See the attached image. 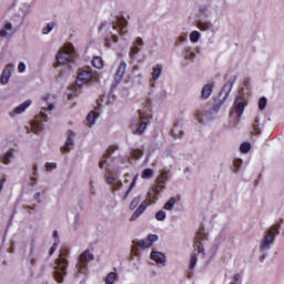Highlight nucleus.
Wrapping results in <instances>:
<instances>
[{"mask_svg": "<svg viewBox=\"0 0 284 284\" xmlns=\"http://www.w3.org/2000/svg\"><path fill=\"white\" fill-rule=\"evenodd\" d=\"M135 185H136V176H134V178L132 179V182H131L129 189H128L126 192H125L124 199H126L128 196H130V192H132V190H134V186H135Z\"/></svg>", "mask_w": 284, "mask_h": 284, "instance_id": "nucleus-32", "label": "nucleus"}, {"mask_svg": "<svg viewBox=\"0 0 284 284\" xmlns=\"http://www.w3.org/2000/svg\"><path fill=\"white\" fill-rule=\"evenodd\" d=\"M48 121V115L45 112L41 111L40 115L36 116V119L31 123V130L34 134H39V132L43 131V122Z\"/></svg>", "mask_w": 284, "mask_h": 284, "instance_id": "nucleus-7", "label": "nucleus"}, {"mask_svg": "<svg viewBox=\"0 0 284 284\" xmlns=\"http://www.w3.org/2000/svg\"><path fill=\"white\" fill-rule=\"evenodd\" d=\"M53 29H54V22H50L47 24V27L42 29V33L50 34V32H52Z\"/></svg>", "mask_w": 284, "mask_h": 284, "instance_id": "nucleus-38", "label": "nucleus"}, {"mask_svg": "<svg viewBox=\"0 0 284 284\" xmlns=\"http://www.w3.org/2000/svg\"><path fill=\"white\" fill-rule=\"evenodd\" d=\"M12 70H14V64H8L3 69L1 77H0V83L2 85L8 84V81H10V77H12Z\"/></svg>", "mask_w": 284, "mask_h": 284, "instance_id": "nucleus-11", "label": "nucleus"}, {"mask_svg": "<svg viewBox=\"0 0 284 284\" xmlns=\"http://www.w3.org/2000/svg\"><path fill=\"white\" fill-rule=\"evenodd\" d=\"M34 172H37V165L33 166Z\"/></svg>", "mask_w": 284, "mask_h": 284, "instance_id": "nucleus-58", "label": "nucleus"}, {"mask_svg": "<svg viewBox=\"0 0 284 284\" xmlns=\"http://www.w3.org/2000/svg\"><path fill=\"white\" fill-rule=\"evenodd\" d=\"M146 241H149V243H151V245L153 243H155V241H159V236L158 235H149Z\"/></svg>", "mask_w": 284, "mask_h": 284, "instance_id": "nucleus-47", "label": "nucleus"}, {"mask_svg": "<svg viewBox=\"0 0 284 284\" xmlns=\"http://www.w3.org/2000/svg\"><path fill=\"white\" fill-rule=\"evenodd\" d=\"M199 39H201V33L199 31H193L190 34V40L192 41V43H196Z\"/></svg>", "mask_w": 284, "mask_h": 284, "instance_id": "nucleus-34", "label": "nucleus"}, {"mask_svg": "<svg viewBox=\"0 0 284 284\" xmlns=\"http://www.w3.org/2000/svg\"><path fill=\"white\" fill-rule=\"evenodd\" d=\"M139 203H141V195H138L132 200L130 204V210L136 209L139 206Z\"/></svg>", "mask_w": 284, "mask_h": 284, "instance_id": "nucleus-33", "label": "nucleus"}, {"mask_svg": "<svg viewBox=\"0 0 284 284\" xmlns=\"http://www.w3.org/2000/svg\"><path fill=\"white\" fill-rule=\"evenodd\" d=\"M283 223V219H280V223L278 224H274L264 235L261 245H260V250L261 252H265L267 250H270L272 243H274V241H276V235L281 234V224Z\"/></svg>", "mask_w": 284, "mask_h": 284, "instance_id": "nucleus-2", "label": "nucleus"}, {"mask_svg": "<svg viewBox=\"0 0 284 284\" xmlns=\"http://www.w3.org/2000/svg\"><path fill=\"white\" fill-rule=\"evenodd\" d=\"M74 45H72V43H69L58 52L55 59L58 65H68L69 63H72L74 61Z\"/></svg>", "mask_w": 284, "mask_h": 284, "instance_id": "nucleus-4", "label": "nucleus"}, {"mask_svg": "<svg viewBox=\"0 0 284 284\" xmlns=\"http://www.w3.org/2000/svg\"><path fill=\"white\" fill-rule=\"evenodd\" d=\"M93 68L101 70L103 68V59L101 57H95L92 60Z\"/></svg>", "mask_w": 284, "mask_h": 284, "instance_id": "nucleus-26", "label": "nucleus"}, {"mask_svg": "<svg viewBox=\"0 0 284 284\" xmlns=\"http://www.w3.org/2000/svg\"><path fill=\"white\" fill-rule=\"evenodd\" d=\"M176 204V197H171L165 204L164 210H173L174 205Z\"/></svg>", "mask_w": 284, "mask_h": 284, "instance_id": "nucleus-27", "label": "nucleus"}, {"mask_svg": "<svg viewBox=\"0 0 284 284\" xmlns=\"http://www.w3.org/2000/svg\"><path fill=\"white\" fill-rule=\"evenodd\" d=\"M139 45H143V39H141V38H138V39L135 40V44L131 48V50H130V52H129L131 59H134V54H139V52H140V50H141V49L139 48Z\"/></svg>", "mask_w": 284, "mask_h": 284, "instance_id": "nucleus-20", "label": "nucleus"}, {"mask_svg": "<svg viewBox=\"0 0 284 284\" xmlns=\"http://www.w3.org/2000/svg\"><path fill=\"white\" fill-rule=\"evenodd\" d=\"M189 278H192V273H189Z\"/></svg>", "mask_w": 284, "mask_h": 284, "instance_id": "nucleus-60", "label": "nucleus"}, {"mask_svg": "<svg viewBox=\"0 0 284 284\" xmlns=\"http://www.w3.org/2000/svg\"><path fill=\"white\" fill-rule=\"evenodd\" d=\"M240 150L243 154H247V152L252 150V144H250L248 142H244L241 144Z\"/></svg>", "mask_w": 284, "mask_h": 284, "instance_id": "nucleus-29", "label": "nucleus"}, {"mask_svg": "<svg viewBox=\"0 0 284 284\" xmlns=\"http://www.w3.org/2000/svg\"><path fill=\"white\" fill-rule=\"evenodd\" d=\"M253 130H254L255 134H261V129H258V118H256L254 121Z\"/></svg>", "mask_w": 284, "mask_h": 284, "instance_id": "nucleus-45", "label": "nucleus"}, {"mask_svg": "<svg viewBox=\"0 0 284 284\" xmlns=\"http://www.w3.org/2000/svg\"><path fill=\"white\" fill-rule=\"evenodd\" d=\"M68 248H62L60 251L59 257L55 260L57 267L54 270V278L58 283L63 282L65 276V270H68Z\"/></svg>", "mask_w": 284, "mask_h": 284, "instance_id": "nucleus-1", "label": "nucleus"}, {"mask_svg": "<svg viewBox=\"0 0 284 284\" xmlns=\"http://www.w3.org/2000/svg\"><path fill=\"white\" fill-rule=\"evenodd\" d=\"M74 136H77V134H74V132L68 131L64 146H62L60 149L62 153H68L72 150H74Z\"/></svg>", "mask_w": 284, "mask_h": 284, "instance_id": "nucleus-9", "label": "nucleus"}, {"mask_svg": "<svg viewBox=\"0 0 284 284\" xmlns=\"http://www.w3.org/2000/svg\"><path fill=\"white\" fill-rule=\"evenodd\" d=\"M31 263H34V260H32Z\"/></svg>", "mask_w": 284, "mask_h": 284, "instance_id": "nucleus-62", "label": "nucleus"}, {"mask_svg": "<svg viewBox=\"0 0 284 284\" xmlns=\"http://www.w3.org/2000/svg\"><path fill=\"white\" fill-rule=\"evenodd\" d=\"M30 181H31L30 185H37V178L32 176Z\"/></svg>", "mask_w": 284, "mask_h": 284, "instance_id": "nucleus-51", "label": "nucleus"}, {"mask_svg": "<svg viewBox=\"0 0 284 284\" xmlns=\"http://www.w3.org/2000/svg\"><path fill=\"white\" fill-rule=\"evenodd\" d=\"M113 30H118L120 34H128V20L125 18H116L113 22Z\"/></svg>", "mask_w": 284, "mask_h": 284, "instance_id": "nucleus-10", "label": "nucleus"}, {"mask_svg": "<svg viewBox=\"0 0 284 284\" xmlns=\"http://www.w3.org/2000/svg\"><path fill=\"white\" fill-rule=\"evenodd\" d=\"M57 247H59V242H54L49 251V255L52 256L57 252Z\"/></svg>", "mask_w": 284, "mask_h": 284, "instance_id": "nucleus-46", "label": "nucleus"}, {"mask_svg": "<svg viewBox=\"0 0 284 284\" xmlns=\"http://www.w3.org/2000/svg\"><path fill=\"white\" fill-rule=\"evenodd\" d=\"M115 281H116V273L114 272L109 273L105 277V284H114Z\"/></svg>", "mask_w": 284, "mask_h": 284, "instance_id": "nucleus-28", "label": "nucleus"}, {"mask_svg": "<svg viewBox=\"0 0 284 284\" xmlns=\"http://www.w3.org/2000/svg\"><path fill=\"white\" fill-rule=\"evenodd\" d=\"M185 41H187V34L179 37V43H185Z\"/></svg>", "mask_w": 284, "mask_h": 284, "instance_id": "nucleus-50", "label": "nucleus"}, {"mask_svg": "<svg viewBox=\"0 0 284 284\" xmlns=\"http://www.w3.org/2000/svg\"><path fill=\"white\" fill-rule=\"evenodd\" d=\"M151 258L152 261H155V263H159L160 265H163V267H165V254L153 251L151 253Z\"/></svg>", "mask_w": 284, "mask_h": 284, "instance_id": "nucleus-17", "label": "nucleus"}, {"mask_svg": "<svg viewBox=\"0 0 284 284\" xmlns=\"http://www.w3.org/2000/svg\"><path fill=\"white\" fill-rule=\"evenodd\" d=\"M234 108L237 116H243V112L245 110V100L242 97H237L234 101Z\"/></svg>", "mask_w": 284, "mask_h": 284, "instance_id": "nucleus-13", "label": "nucleus"}, {"mask_svg": "<svg viewBox=\"0 0 284 284\" xmlns=\"http://www.w3.org/2000/svg\"><path fill=\"white\" fill-rule=\"evenodd\" d=\"M97 81H99V75H97V73L92 72L90 69H85L80 71L75 83L79 88H81V85H85V83H97Z\"/></svg>", "mask_w": 284, "mask_h": 284, "instance_id": "nucleus-5", "label": "nucleus"}, {"mask_svg": "<svg viewBox=\"0 0 284 284\" xmlns=\"http://www.w3.org/2000/svg\"><path fill=\"white\" fill-rule=\"evenodd\" d=\"M241 165H243V160H235L233 163V172H239Z\"/></svg>", "mask_w": 284, "mask_h": 284, "instance_id": "nucleus-42", "label": "nucleus"}, {"mask_svg": "<svg viewBox=\"0 0 284 284\" xmlns=\"http://www.w3.org/2000/svg\"><path fill=\"white\" fill-rule=\"evenodd\" d=\"M196 121H199L200 123H205V119H207V115H205V113H203V111H199L195 115Z\"/></svg>", "mask_w": 284, "mask_h": 284, "instance_id": "nucleus-35", "label": "nucleus"}, {"mask_svg": "<svg viewBox=\"0 0 284 284\" xmlns=\"http://www.w3.org/2000/svg\"><path fill=\"white\" fill-rule=\"evenodd\" d=\"M30 105H32V100H27L22 104L17 106L13 111H10L9 114L11 116H17V114H23V112H26V110H28Z\"/></svg>", "mask_w": 284, "mask_h": 284, "instance_id": "nucleus-12", "label": "nucleus"}, {"mask_svg": "<svg viewBox=\"0 0 284 284\" xmlns=\"http://www.w3.org/2000/svg\"><path fill=\"white\" fill-rule=\"evenodd\" d=\"M128 68V64H125L124 61L120 62L118 71L114 75L115 83H121L123 77H125V70Z\"/></svg>", "mask_w": 284, "mask_h": 284, "instance_id": "nucleus-15", "label": "nucleus"}, {"mask_svg": "<svg viewBox=\"0 0 284 284\" xmlns=\"http://www.w3.org/2000/svg\"><path fill=\"white\" fill-rule=\"evenodd\" d=\"M0 37L6 38V37H12V23H7L4 26V29L0 30Z\"/></svg>", "mask_w": 284, "mask_h": 284, "instance_id": "nucleus-22", "label": "nucleus"}, {"mask_svg": "<svg viewBox=\"0 0 284 284\" xmlns=\"http://www.w3.org/2000/svg\"><path fill=\"white\" fill-rule=\"evenodd\" d=\"M33 199H41V193H36L34 195H33Z\"/></svg>", "mask_w": 284, "mask_h": 284, "instance_id": "nucleus-53", "label": "nucleus"}, {"mask_svg": "<svg viewBox=\"0 0 284 284\" xmlns=\"http://www.w3.org/2000/svg\"><path fill=\"white\" fill-rule=\"evenodd\" d=\"M12 159H14V153L12 151H8L0 156V161L3 165H10V163H12Z\"/></svg>", "mask_w": 284, "mask_h": 284, "instance_id": "nucleus-21", "label": "nucleus"}, {"mask_svg": "<svg viewBox=\"0 0 284 284\" xmlns=\"http://www.w3.org/2000/svg\"><path fill=\"white\" fill-rule=\"evenodd\" d=\"M90 261H94V255L89 250L84 251L78 257L77 270L80 274H83V272L88 270V263H90Z\"/></svg>", "mask_w": 284, "mask_h": 284, "instance_id": "nucleus-6", "label": "nucleus"}, {"mask_svg": "<svg viewBox=\"0 0 284 284\" xmlns=\"http://www.w3.org/2000/svg\"><path fill=\"white\" fill-rule=\"evenodd\" d=\"M33 176H37V171H33Z\"/></svg>", "mask_w": 284, "mask_h": 284, "instance_id": "nucleus-59", "label": "nucleus"}, {"mask_svg": "<svg viewBox=\"0 0 284 284\" xmlns=\"http://www.w3.org/2000/svg\"><path fill=\"white\" fill-rule=\"evenodd\" d=\"M153 174H154V171L152 169H145L142 172V179H152Z\"/></svg>", "mask_w": 284, "mask_h": 284, "instance_id": "nucleus-39", "label": "nucleus"}, {"mask_svg": "<svg viewBox=\"0 0 284 284\" xmlns=\"http://www.w3.org/2000/svg\"><path fill=\"white\" fill-rule=\"evenodd\" d=\"M53 237L59 239V231H53Z\"/></svg>", "mask_w": 284, "mask_h": 284, "instance_id": "nucleus-54", "label": "nucleus"}, {"mask_svg": "<svg viewBox=\"0 0 284 284\" xmlns=\"http://www.w3.org/2000/svg\"><path fill=\"white\" fill-rule=\"evenodd\" d=\"M145 210H148V200L143 201L140 204V206L135 210V212H133L130 221H136V219H139V216H141V214H143V212H145Z\"/></svg>", "mask_w": 284, "mask_h": 284, "instance_id": "nucleus-16", "label": "nucleus"}, {"mask_svg": "<svg viewBox=\"0 0 284 284\" xmlns=\"http://www.w3.org/2000/svg\"><path fill=\"white\" fill-rule=\"evenodd\" d=\"M106 183L109 185H112L113 190H121V187H123V183L121 182V180H119L116 178L108 176Z\"/></svg>", "mask_w": 284, "mask_h": 284, "instance_id": "nucleus-18", "label": "nucleus"}, {"mask_svg": "<svg viewBox=\"0 0 284 284\" xmlns=\"http://www.w3.org/2000/svg\"><path fill=\"white\" fill-rule=\"evenodd\" d=\"M114 150H119V146H110L108 150V153L103 155L102 160L99 163V168L100 170H103V168H105V164L108 163V156H111L112 152H114Z\"/></svg>", "mask_w": 284, "mask_h": 284, "instance_id": "nucleus-19", "label": "nucleus"}, {"mask_svg": "<svg viewBox=\"0 0 284 284\" xmlns=\"http://www.w3.org/2000/svg\"><path fill=\"white\" fill-rule=\"evenodd\" d=\"M156 221H165V211H160L155 214Z\"/></svg>", "mask_w": 284, "mask_h": 284, "instance_id": "nucleus-43", "label": "nucleus"}, {"mask_svg": "<svg viewBox=\"0 0 284 284\" xmlns=\"http://www.w3.org/2000/svg\"><path fill=\"white\" fill-rule=\"evenodd\" d=\"M152 77H153L154 81H156V79H159V77H161V68L159 65L153 68Z\"/></svg>", "mask_w": 284, "mask_h": 284, "instance_id": "nucleus-41", "label": "nucleus"}, {"mask_svg": "<svg viewBox=\"0 0 284 284\" xmlns=\"http://www.w3.org/2000/svg\"><path fill=\"white\" fill-rule=\"evenodd\" d=\"M143 119H145V115L140 112V120L143 121Z\"/></svg>", "mask_w": 284, "mask_h": 284, "instance_id": "nucleus-56", "label": "nucleus"}, {"mask_svg": "<svg viewBox=\"0 0 284 284\" xmlns=\"http://www.w3.org/2000/svg\"><path fill=\"white\" fill-rule=\"evenodd\" d=\"M3 190V180H0V192Z\"/></svg>", "mask_w": 284, "mask_h": 284, "instance_id": "nucleus-55", "label": "nucleus"}, {"mask_svg": "<svg viewBox=\"0 0 284 284\" xmlns=\"http://www.w3.org/2000/svg\"><path fill=\"white\" fill-rule=\"evenodd\" d=\"M231 91H232V82H227L223 87V92H225L226 94H230Z\"/></svg>", "mask_w": 284, "mask_h": 284, "instance_id": "nucleus-44", "label": "nucleus"}, {"mask_svg": "<svg viewBox=\"0 0 284 284\" xmlns=\"http://www.w3.org/2000/svg\"><path fill=\"white\" fill-rule=\"evenodd\" d=\"M168 179H170V172L162 171L161 175L158 178V185H163Z\"/></svg>", "mask_w": 284, "mask_h": 284, "instance_id": "nucleus-25", "label": "nucleus"}, {"mask_svg": "<svg viewBox=\"0 0 284 284\" xmlns=\"http://www.w3.org/2000/svg\"><path fill=\"white\" fill-rule=\"evenodd\" d=\"M196 242L194 244V251L191 254V260H190V264H189V270H194V267H196V255L201 254L202 258H205V248L203 247V244L201 243V241L205 240V234H203V232H199L195 236Z\"/></svg>", "mask_w": 284, "mask_h": 284, "instance_id": "nucleus-3", "label": "nucleus"}, {"mask_svg": "<svg viewBox=\"0 0 284 284\" xmlns=\"http://www.w3.org/2000/svg\"><path fill=\"white\" fill-rule=\"evenodd\" d=\"M265 108H267V99L263 97L258 101V109L263 111Z\"/></svg>", "mask_w": 284, "mask_h": 284, "instance_id": "nucleus-40", "label": "nucleus"}, {"mask_svg": "<svg viewBox=\"0 0 284 284\" xmlns=\"http://www.w3.org/2000/svg\"><path fill=\"white\" fill-rule=\"evenodd\" d=\"M163 190H165V186H163V184H159V185L154 186L153 187V192H154L153 199H156V196H159V194L161 192H163Z\"/></svg>", "mask_w": 284, "mask_h": 284, "instance_id": "nucleus-36", "label": "nucleus"}, {"mask_svg": "<svg viewBox=\"0 0 284 284\" xmlns=\"http://www.w3.org/2000/svg\"><path fill=\"white\" fill-rule=\"evenodd\" d=\"M134 245H139V247L142 248H148V247H152V242L148 241V240H134L133 241Z\"/></svg>", "mask_w": 284, "mask_h": 284, "instance_id": "nucleus-24", "label": "nucleus"}, {"mask_svg": "<svg viewBox=\"0 0 284 284\" xmlns=\"http://www.w3.org/2000/svg\"><path fill=\"white\" fill-rule=\"evenodd\" d=\"M131 156H133V159H141V156H143V151L139 149H133L131 150Z\"/></svg>", "mask_w": 284, "mask_h": 284, "instance_id": "nucleus-37", "label": "nucleus"}, {"mask_svg": "<svg viewBox=\"0 0 284 284\" xmlns=\"http://www.w3.org/2000/svg\"><path fill=\"white\" fill-rule=\"evenodd\" d=\"M212 94V84H205L201 91V99H210Z\"/></svg>", "mask_w": 284, "mask_h": 284, "instance_id": "nucleus-23", "label": "nucleus"}, {"mask_svg": "<svg viewBox=\"0 0 284 284\" xmlns=\"http://www.w3.org/2000/svg\"><path fill=\"white\" fill-rule=\"evenodd\" d=\"M26 210H29L28 212H29V214H32V212L30 211V210H32V207H30V206H26Z\"/></svg>", "mask_w": 284, "mask_h": 284, "instance_id": "nucleus-57", "label": "nucleus"}, {"mask_svg": "<svg viewBox=\"0 0 284 284\" xmlns=\"http://www.w3.org/2000/svg\"><path fill=\"white\" fill-rule=\"evenodd\" d=\"M197 28L200 30H211L212 29V23L211 22H197Z\"/></svg>", "mask_w": 284, "mask_h": 284, "instance_id": "nucleus-30", "label": "nucleus"}, {"mask_svg": "<svg viewBox=\"0 0 284 284\" xmlns=\"http://www.w3.org/2000/svg\"><path fill=\"white\" fill-rule=\"evenodd\" d=\"M131 131L132 134H138L139 136H141V134H143V132H145V130H148V122H141L140 120H133L131 122Z\"/></svg>", "mask_w": 284, "mask_h": 284, "instance_id": "nucleus-8", "label": "nucleus"}, {"mask_svg": "<svg viewBox=\"0 0 284 284\" xmlns=\"http://www.w3.org/2000/svg\"><path fill=\"white\" fill-rule=\"evenodd\" d=\"M45 168H47V170H50V168H51L52 170H57V163L47 162V163H45Z\"/></svg>", "mask_w": 284, "mask_h": 284, "instance_id": "nucleus-48", "label": "nucleus"}, {"mask_svg": "<svg viewBox=\"0 0 284 284\" xmlns=\"http://www.w3.org/2000/svg\"><path fill=\"white\" fill-rule=\"evenodd\" d=\"M112 40H113V43H118L119 37L116 34H113L112 36Z\"/></svg>", "mask_w": 284, "mask_h": 284, "instance_id": "nucleus-52", "label": "nucleus"}, {"mask_svg": "<svg viewBox=\"0 0 284 284\" xmlns=\"http://www.w3.org/2000/svg\"><path fill=\"white\" fill-rule=\"evenodd\" d=\"M18 71L19 72H26V63L20 62L19 65H18Z\"/></svg>", "mask_w": 284, "mask_h": 284, "instance_id": "nucleus-49", "label": "nucleus"}, {"mask_svg": "<svg viewBox=\"0 0 284 284\" xmlns=\"http://www.w3.org/2000/svg\"><path fill=\"white\" fill-rule=\"evenodd\" d=\"M103 29V24H101V27H100V30H102Z\"/></svg>", "mask_w": 284, "mask_h": 284, "instance_id": "nucleus-61", "label": "nucleus"}, {"mask_svg": "<svg viewBox=\"0 0 284 284\" xmlns=\"http://www.w3.org/2000/svg\"><path fill=\"white\" fill-rule=\"evenodd\" d=\"M40 105L42 110H44V112H47V110H49V112H52V110H54V103L50 101V94L43 95L41 98Z\"/></svg>", "mask_w": 284, "mask_h": 284, "instance_id": "nucleus-14", "label": "nucleus"}, {"mask_svg": "<svg viewBox=\"0 0 284 284\" xmlns=\"http://www.w3.org/2000/svg\"><path fill=\"white\" fill-rule=\"evenodd\" d=\"M87 121L88 123H90V125H94V122L97 121V113H94V111H91L87 116Z\"/></svg>", "mask_w": 284, "mask_h": 284, "instance_id": "nucleus-31", "label": "nucleus"}]
</instances>
